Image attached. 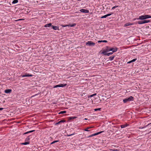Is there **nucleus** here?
<instances>
[{
	"instance_id": "nucleus-1",
	"label": "nucleus",
	"mask_w": 151,
	"mask_h": 151,
	"mask_svg": "<svg viewBox=\"0 0 151 151\" xmlns=\"http://www.w3.org/2000/svg\"><path fill=\"white\" fill-rule=\"evenodd\" d=\"M150 16L149 15H142L139 17V18L137 19L144 20L150 18Z\"/></svg>"
},
{
	"instance_id": "nucleus-2",
	"label": "nucleus",
	"mask_w": 151,
	"mask_h": 151,
	"mask_svg": "<svg viewBox=\"0 0 151 151\" xmlns=\"http://www.w3.org/2000/svg\"><path fill=\"white\" fill-rule=\"evenodd\" d=\"M134 100V97L132 96H130L128 98H126L123 99V101L124 103H127L131 101H132Z\"/></svg>"
},
{
	"instance_id": "nucleus-3",
	"label": "nucleus",
	"mask_w": 151,
	"mask_h": 151,
	"mask_svg": "<svg viewBox=\"0 0 151 151\" xmlns=\"http://www.w3.org/2000/svg\"><path fill=\"white\" fill-rule=\"evenodd\" d=\"M150 22L149 20H143L142 21H140L137 22V23L139 24H142L146 23L149 22Z\"/></svg>"
},
{
	"instance_id": "nucleus-4",
	"label": "nucleus",
	"mask_w": 151,
	"mask_h": 151,
	"mask_svg": "<svg viewBox=\"0 0 151 151\" xmlns=\"http://www.w3.org/2000/svg\"><path fill=\"white\" fill-rule=\"evenodd\" d=\"M86 45L89 46H93L95 45V43L92 41H89L86 43Z\"/></svg>"
},
{
	"instance_id": "nucleus-5",
	"label": "nucleus",
	"mask_w": 151,
	"mask_h": 151,
	"mask_svg": "<svg viewBox=\"0 0 151 151\" xmlns=\"http://www.w3.org/2000/svg\"><path fill=\"white\" fill-rule=\"evenodd\" d=\"M118 50V48L116 47H115L114 48H111L109 49V50H107V51H112V52H114L117 51Z\"/></svg>"
},
{
	"instance_id": "nucleus-6",
	"label": "nucleus",
	"mask_w": 151,
	"mask_h": 151,
	"mask_svg": "<svg viewBox=\"0 0 151 151\" xmlns=\"http://www.w3.org/2000/svg\"><path fill=\"white\" fill-rule=\"evenodd\" d=\"M67 85L66 84H60L59 85H58L56 86H55L54 87V88H56L57 87H64Z\"/></svg>"
},
{
	"instance_id": "nucleus-7",
	"label": "nucleus",
	"mask_w": 151,
	"mask_h": 151,
	"mask_svg": "<svg viewBox=\"0 0 151 151\" xmlns=\"http://www.w3.org/2000/svg\"><path fill=\"white\" fill-rule=\"evenodd\" d=\"M33 76V75L32 74H29L28 73H26L25 74V75H22L21 76L22 77H32Z\"/></svg>"
},
{
	"instance_id": "nucleus-8",
	"label": "nucleus",
	"mask_w": 151,
	"mask_h": 151,
	"mask_svg": "<svg viewBox=\"0 0 151 151\" xmlns=\"http://www.w3.org/2000/svg\"><path fill=\"white\" fill-rule=\"evenodd\" d=\"M80 11L81 12L84 13H88L89 11L88 10L84 9H81L80 10Z\"/></svg>"
},
{
	"instance_id": "nucleus-9",
	"label": "nucleus",
	"mask_w": 151,
	"mask_h": 151,
	"mask_svg": "<svg viewBox=\"0 0 151 151\" xmlns=\"http://www.w3.org/2000/svg\"><path fill=\"white\" fill-rule=\"evenodd\" d=\"M12 91V90L11 89H6L4 91V92L6 93H11Z\"/></svg>"
},
{
	"instance_id": "nucleus-10",
	"label": "nucleus",
	"mask_w": 151,
	"mask_h": 151,
	"mask_svg": "<svg viewBox=\"0 0 151 151\" xmlns=\"http://www.w3.org/2000/svg\"><path fill=\"white\" fill-rule=\"evenodd\" d=\"M52 24L51 23H49L48 24H45L44 26V27H52Z\"/></svg>"
},
{
	"instance_id": "nucleus-11",
	"label": "nucleus",
	"mask_w": 151,
	"mask_h": 151,
	"mask_svg": "<svg viewBox=\"0 0 151 151\" xmlns=\"http://www.w3.org/2000/svg\"><path fill=\"white\" fill-rule=\"evenodd\" d=\"M54 30H59V27H58L57 26H54L53 25H52L51 27Z\"/></svg>"
},
{
	"instance_id": "nucleus-12",
	"label": "nucleus",
	"mask_w": 151,
	"mask_h": 151,
	"mask_svg": "<svg viewBox=\"0 0 151 151\" xmlns=\"http://www.w3.org/2000/svg\"><path fill=\"white\" fill-rule=\"evenodd\" d=\"M65 122V120H61L59 121L58 122L56 123L55 124V125H58V124H60V123H61L64 122Z\"/></svg>"
},
{
	"instance_id": "nucleus-13",
	"label": "nucleus",
	"mask_w": 151,
	"mask_h": 151,
	"mask_svg": "<svg viewBox=\"0 0 151 151\" xmlns=\"http://www.w3.org/2000/svg\"><path fill=\"white\" fill-rule=\"evenodd\" d=\"M104 132V131H101V132H97L96 133H94V134H92V135L93 136H96V135H98L102 132Z\"/></svg>"
},
{
	"instance_id": "nucleus-14",
	"label": "nucleus",
	"mask_w": 151,
	"mask_h": 151,
	"mask_svg": "<svg viewBox=\"0 0 151 151\" xmlns=\"http://www.w3.org/2000/svg\"><path fill=\"white\" fill-rule=\"evenodd\" d=\"M30 144V142H26L24 143H22L20 144L21 145H28Z\"/></svg>"
},
{
	"instance_id": "nucleus-15",
	"label": "nucleus",
	"mask_w": 151,
	"mask_h": 151,
	"mask_svg": "<svg viewBox=\"0 0 151 151\" xmlns=\"http://www.w3.org/2000/svg\"><path fill=\"white\" fill-rule=\"evenodd\" d=\"M107 51L106 50H104L103 51L101 52V54H103L105 55H107Z\"/></svg>"
},
{
	"instance_id": "nucleus-16",
	"label": "nucleus",
	"mask_w": 151,
	"mask_h": 151,
	"mask_svg": "<svg viewBox=\"0 0 151 151\" xmlns=\"http://www.w3.org/2000/svg\"><path fill=\"white\" fill-rule=\"evenodd\" d=\"M133 24L132 23H129V22L127 23H126V24H124V27H126V26H129V25H132Z\"/></svg>"
},
{
	"instance_id": "nucleus-17",
	"label": "nucleus",
	"mask_w": 151,
	"mask_h": 151,
	"mask_svg": "<svg viewBox=\"0 0 151 151\" xmlns=\"http://www.w3.org/2000/svg\"><path fill=\"white\" fill-rule=\"evenodd\" d=\"M77 118L76 117V116H70L68 117V119L69 120H70L72 119H76Z\"/></svg>"
},
{
	"instance_id": "nucleus-18",
	"label": "nucleus",
	"mask_w": 151,
	"mask_h": 151,
	"mask_svg": "<svg viewBox=\"0 0 151 151\" xmlns=\"http://www.w3.org/2000/svg\"><path fill=\"white\" fill-rule=\"evenodd\" d=\"M128 125L127 124H123L121 125V127L122 128H123L127 127Z\"/></svg>"
},
{
	"instance_id": "nucleus-19",
	"label": "nucleus",
	"mask_w": 151,
	"mask_h": 151,
	"mask_svg": "<svg viewBox=\"0 0 151 151\" xmlns=\"http://www.w3.org/2000/svg\"><path fill=\"white\" fill-rule=\"evenodd\" d=\"M29 136H28L25 139V141L26 142H29V140H30V138H29Z\"/></svg>"
},
{
	"instance_id": "nucleus-20",
	"label": "nucleus",
	"mask_w": 151,
	"mask_h": 151,
	"mask_svg": "<svg viewBox=\"0 0 151 151\" xmlns=\"http://www.w3.org/2000/svg\"><path fill=\"white\" fill-rule=\"evenodd\" d=\"M108 42L107 40H99L98 41V43H100V42Z\"/></svg>"
},
{
	"instance_id": "nucleus-21",
	"label": "nucleus",
	"mask_w": 151,
	"mask_h": 151,
	"mask_svg": "<svg viewBox=\"0 0 151 151\" xmlns=\"http://www.w3.org/2000/svg\"><path fill=\"white\" fill-rule=\"evenodd\" d=\"M76 23H74L72 24H68V27H73L75 26H76Z\"/></svg>"
},
{
	"instance_id": "nucleus-22",
	"label": "nucleus",
	"mask_w": 151,
	"mask_h": 151,
	"mask_svg": "<svg viewBox=\"0 0 151 151\" xmlns=\"http://www.w3.org/2000/svg\"><path fill=\"white\" fill-rule=\"evenodd\" d=\"M114 56H110V57H109V59L110 60H113L114 59Z\"/></svg>"
},
{
	"instance_id": "nucleus-23",
	"label": "nucleus",
	"mask_w": 151,
	"mask_h": 151,
	"mask_svg": "<svg viewBox=\"0 0 151 151\" xmlns=\"http://www.w3.org/2000/svg\"><path fill=\"white\" fill-rule=\"evenodd\" d=\"M18 0H14L12 1V3L13 4H15L18 2Z\"/></svg>"
},
{
	"instance_id": "nucleus-24",
	"label": "nucleus",
	"mask_w": 151,
	"mask_h": 151,
	"mask_svg": "<svg viewBox=\"0 0 151 151\" xmlns=\"http://www.w3.org/2000/svg\"><path fill=\"white\" fill-rule=\"evenodd\" d=\"M59 142V140H55L54 141L50 143V145L53 144L57 142Z\"/></svg>"
},
{
	"instance_id": "nucleus-25",
	"label": "nucleus",
	"mask_w": 151,
	"mask_h": 151,
	"mask_svg": "<svg viewBox=\"0 0 151 151\" xmlns=\"http://www.w3.org/2000/svg\"><path fill=\"white\" fill-rule=\"evenodd\" d=\"M66 112V111H60V112L59 113V114H63L64 113H65Z\"/></svg>"
},
{
	"instance_id": "nucleus-26",
	"label": "nucleus",
	"mask_w": 151,
	"mask_h": 151,
	"mask_svg": "<svg viewBox=\"0 0 151 151\" xmlns=\"http://www.w3.org/2000/svg\"><path fill=\"white\" fill-rule=\"evenodd\" d=\"M92 128L91 127H88L86 128L84 130L85 131H89L88 130V129H90V128Z\"/></svg>"
},
{
	"instance_id": "nucleus-27",
	"label": "nucleus",
	"mask_w": 151,
	"mask_h": 151,
	"mask_svg": "<svg viewBox=\"0 0 151 151\" xmlns=\"http://www.w3.org/2000/svg\"><path fill=\"white\" fill-rule=\"evenodd\" d=\"M101 108H98V109H94V110L95 111H101Z\"/></svg>"
},
{
	"instance_id": "nucleus-28",
	"label": "nucleus",
	"mask_w": 151,
	"mask_h": 151,
	"mask_svg": "<svg viewBox=\"0 0 151 151\" xmlns=\"http://www.w3.org/2000/svg\"><path fill=\"white\" fill-rule=\"evenodd\" d=\"M113 53V52H109L107 53V56H109L112 54Z\"/></svg>"
},
{
	"instance_id": "nucleus-29",
	"label": "nucleus",
	"mask_w": 151,
	"mask_h": 151,
	"mask_svg": "<svg viewBox=\"0 0 151 151\" xmlns=\"http://www.w3.org/2000/svg\"><path fill=\"white\" fill-rule=\"evenodd\" d=\"M74 134H75V133H73L71 134H67V135L68 137H69V136H70L72 135H74Z\"/></svg>"
},
{
	"instance_id": "nucleus-30",
	"label": "nucleus",
	"mask_w": 151,
	"mask_h": 151,
	"mask_svg": "<svg viewBox=\"0 0 151 151\" xmlns=\"http://www.w3.org/2000/svg\"><path fill=\"white\" fill-rule=\"evenodd\" d=\"M107 17V16H106V15H104L103 16H102L101 17V18H106Z\"/></svg>"
},
{
	"instance_id": "nucleus-31",
	"label": "nucleus",
	"mask_w": 151,
	"mask_h": 151,
	"mask_svg": "<svg viewBox=\"0 0 151 151\" xmlns=\"http://www.w3.org/2000/svg\"><path fill=\"white\" fill-rule=\"evenodd\" d=\"M112 14L109 13V14H106V15L107 17L108 16H109L111 15Z\"/></svg>"
},
{
	"instance_id": "nucleus-32",
	"label": "nucleus",
	"mask_w": 151,
	"mask_h": 151,
	"mask_svg": "<svg viewBox=\"0 0 151 151\" xmlns=\"http://www.w3.org/2000/svg\"><path fill=\"white\" fill-rule=\"evenodd\" d=\"M118 6H114L112 8V9H114L115 8H116V7H117Z\"/></svg>"
},
{
	"instance_id": "nucleus-33",
	"label": "nucleus",
	"mask_w": 151,
	"mask_h": 151,
	"mask_svg": "<svg viewBox=\"0 0 151 151\" xmlns=\"http://www.w3.org/2000/svg\"><path fill=\"white\" fill-rule=\"evenodd\" d=\"M61 26L63 27H68V24L65 25H62Z\"/></svg>"
},
{
	"instance_id": "nucleus-34",
	"label": "nucleus",
	"mask_w": 151,
	"mask_h": 151,
	"mask_svg": "<svg viewBox=\"0 0 151 151\" xmlns=\"http://www.w3.org/2000/svg\"><path fill=\"white\" fill-rule=\"evenodd\" d=\"M137 60V58H135V59H134L132 60V62H133Z\"/></svg>"
},
{
	"instance_id": "nucleus-35",
	"label": "nucleus",
	"mask_w": 151,
	"mask_h": 151,
	"mask_svg": "<svg viewBox=\"0 0 151 151\" xmlns=\"http://www.w3.org/2000/svg\"><path fill=\"white\" fill-rule=\"evenodd\" d=\"M35 131V130H31V131H29V133H31V132H34Z\"/></svg>"
},
{
	"instance_id": "nucleus-36",
	"label": "nucleus",
	"mask_w": 151,
	"mask_h": 151,
	"mask_svg": "<svg viewBox=\"0 0 151 151\" xmlns=\"http://www.w3.org/2000/svg\"><path fill=\"white\" fill-rule=\"evenodd\" d=\"M88 98H89L90 97H92L93 96V94L92 95H89V96H88Z\"/></svg>"
},
{
	"instance_id": "nucleus-37",
	"label": "nucleus",
	"mask_w": 151,
	"mask_h": 151,
	"mask_svg": "<svg viewBox=\"0 0 151 151\" xmlns=\"http://www.w3.org/2000/svg\"><path fill=\"white\" fill-rule=\"evenodd\" d=\"M93 137V136L92 135V134H91V135H90L89 136H88L87 137V138H88L89 137Z\"/></svg>"
},
{
	"instance_id": "nucleus-38",
	"label": "nucleus",
	"mask_w": 151,
	"mask_h": 151,
	"mask_svg": "<svg viewBox=\"0 0 151 151\" xmlns=\"http://www.w3.org/2000/svg\"><path fill=\"white\" fill-rule=\"evenodd\" d=\"M29 132L28 131V132H25V133H24L23 134H28L29 133Z\"/></svg>"
},
{
	"instance_id": "nucleus-39",
	"label": "nucleus",
	"mask_w": 151,
	"mask_h": 151,
	"mask_svg": "<svg viewBox=\"0 0 151 151\" xmlns=\"http://www.w3.org/2000/svg\"><path fill=\"white\" fill-rule=\"evenodd\" d=\"M132 60H131V61H129V62H128L127 63H132Z\"/></svg>"
},
{
	"instance_id": "nucleus-40",
	"label": "nucleus",
	"mask_w": 151,
	"mask_h": 151,
	"mask_svg": "<svg viewBox=\"0 0 151 151\" xmlns=\"http://www.w3.org/2000/svg\"><path fill=\"white\" fill-rule=\"evenodd\" d=\"M110 48L109 47H107V49H106V50L107 51V50H109Z\"/></svg>"
},
{
	"instance_id": "nucleus-41",
	"label": "nucleus",
	"mask_w": 151,
	"mask_h": 151,
	"mask_svg": "<svg viewBox=\"0 0 151 151\" xmlns=\"http://www.w3.org/2000/svg\"><path fill=\"white\" fill-rule=\"evenodd\" d=\"M4 109V108H0V111H1V110H3Z\"/></svg>"
},
{
	"instance_id": "nucleus-42",
	"label": "nucleus",
	"mask_w": 151,
	"mask_h": 151,
	"mask_svg": "<svg viewBox=\"0 0 151 151\" xmlns=\"http://www.w3.org/2000/svg\"><path fill=\"white\" fill-rule=\"evenodd\" d=\"M38 95V94H35V95H33V96H32V97H34V96H36V95Z\"/></svg>"
},
{
	"instance_id": "nucleus-43",
	"label": "nucleus",
	"mask_w": 151,
	"mask_h": 151,
	"mask_svg": "<svg viewBox=\"0 0 151 151\" xmlns=\"http://www.w3.org/2000/svg\"><path fill=\"white\" fill-rule=\"evenodd\" d=\"M96 93H94L93 94V96H96Z\"/></svg>"
},
{
	"instance_id": "nucleus-44",
	"label": "nucleus",
	"mask_w": 151,
	"mask_h": 151,
	"mask_svg": "<svg viewBox=\"0 0 151 151\" xmlns=\"http://www.w3.org/2000/svg\"><path fill=\"white\" fill-rule=\"evenodd\" d=\"M137 19V18H134V19L133 20L134 21V20H136V19Z\"/></svg>"
},
{
	"instance_id": "nucleus-45",
	"label": "nucleus",
	"mask_w": 151,
	"mask_h": 151,
	"mask_svg": "<svg viewBox=\"0 0 151 151\" xmlns=\"http://www.w3.org/2000/svg\"><path fill=\"white\" fill-rule=\"evenodd\" d=\"M144 128V127H142V128H141V127H139V129H142V128Z\"/></svg>"
},
{
	"instance_id": "nucleus-46",
	"label": "nucleus",
	"mask_w": 151,
	"mask_h": 151,
	"mask_svg": "<svg viewBox=\"0 0 151 151\" xmlns=\"http://www.w3.org/2000/svg\"><path fill=\"white\" fill-rule=\"evenodd\" d=\"M85 120H87V119H87L85 118Z\"/></svg>"
},
{
	"instance_id": "nucleus-47",
	"label": "nucleus",
	"mask_w": 151,
	"mask_h": 151,
	"mask_svg": "<svg viewBox=\"0 0 151 151\" xmlns=\"http://www.w3.org/2000/svg\"><path fill=\"white\" fill-rule=\"evenodd\" d=\"M103 151H106V150H104Z\"/></svg>"
},
{
	"instance_id": "nucleus-48",
	"label": "nucleus",
	"mask_w": 151,
	"mask_h": 151,
	"mask_svg": "<svg viewBox=\"0 0 151 151\" xmlns=\"http://www.w3.org/2000/svg\"><path fill=\"white\" fill-rule=\"evenodd\" d=\"M150 18H151V16H150Z\"/></svg>"
},
{
	"instance_id": "nucleus-49",
	"label": "nucleus",
	"mask_w": 151,
	"mask_h": 151,
	"mask_svg": "<svg viewBox=\"0 0 151 151\" xmlns=\"http://www.w3.org/2000/svg\"><path fill=\"white\" fill-rule=\"evenodd\" d=\"M150 124H151V123H150Z\"/></svg>"
}]
</instances>
